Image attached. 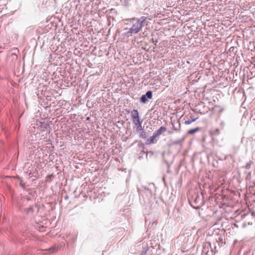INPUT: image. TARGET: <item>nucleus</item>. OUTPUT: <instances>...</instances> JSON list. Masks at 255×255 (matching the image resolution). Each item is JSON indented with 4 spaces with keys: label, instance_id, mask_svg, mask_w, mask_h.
<instances>
[{
    "label": "nucleus",
    "instance_id": "obj_1",
    "mask_svg": "<svg viewBox=\"0 0 255 255\" xmlns=\"http://www.w3.org/2000/svg\"><path fill=\"white\" fill-rule=\"evenodd\" d=\"M148 23L147 17L144 16L138 18H133L131 19L128 24L129 27L126 28L128 30L126 35L129 37L137 34L142 30V28L147 26Z\"/></svg>",
    "mask_w": 255,
    "mask_h": 255
},
{
    "label": "nucleus",
    "instance_id": "obj_2",
    "mask_svg": "<svg viewBox=\"0 0 255 255\" xmlns=\"http://www.w3.org/2000/svg\"><path fill=\"white\" fill-rule=\"evenodd\" d=\"M200 198L198 194H195V195L192 196L191 199L189 200L191 206L195 209L199 208V206H195L193 203H195V205H198V204H200Z\"/></svg>",
    "mask_w": 255,
    "mask_h": 255
},
{
    "label": "nucleus",
    "instance_id": "obj_3",
    "mask_svg": "<svg viewBox=\"0 0 255 255\" xmlns=\"http://www.w3.org/2000/svg\"><path fill=\"white\" fill-rule=\"evenodd\" d=\"M162 157L164 161L166 163L167 167L169 168L170 165L172 164L173 162V158L172 157V155L169 152H163L162 153Z\"/></svg>",
    "mask_w": 255,
    "mask_h": 255
},
{
    "label": "nucleus",
    "instance_id": "obj_4",
    "mask_svg": "<svg viewBox=\"0 0 255 255\" xmlns=\"http://www.w3.org/2000/svg\"><path fill=\"white\" fill-rule=\"evenodd\" d=\"M152 97V92L151 91H148L145 95L141 96L140 98V102L143 104H145L148 101V99H151Z\"/></svg>",
    "mask_w": 255,
    "mask_h": 255
},
{
    "label": "nucleus",
    "instance_id": "obj_5",
    "mask_svg": "<svg viewBox=\"0 0 255 255\" xmlns=\"http://www.w3.org/2000/svg\"><path fill=\"white\" fill-rule=\"evenodd\" d=\"M132 122L135 126L137 131L140 132L142 130V128L141 126L142 120H140V119H135V120L133 121Z\"/></svg>",
    "mask_w": 255,
    "mask_h": 255
},
{
    "label": "nucleus",
    "instance_id": "obj_6",
    "mask_svg": "<svg viewBox=\"0 0 255 255\" xmlns=\"http://www.w3.org/2000/svg\"><path fill=\"white\" fill-rule=\"evenodd\" d=\"M131 117L132 121L135 120V119H139V113L138 112V111L135 109L133 110L131 112Z\"/></svg>",
    "mask_w": 255,
    "mask_h": 255
},
{
    "label": "nucleus",
    "instance_id": "obj_7",
    "mask_svg": "<svg viewBox=\"0 0 255 255\" xmlns=\"http://www.w3.org/2000/svg\"><path fill=\"white\" fill-rule=\"evenodd\" d=\"M166 130V128L165 127H161L158 130H156L153 134L157 137Z\"/></svg>",
    "mask_w": 255,
    "mask_h": 255
},
{
    "label": "nucleus",
    "instance_id": "obj_8",
    "mask_svg": "<svg viewBox=\"0 0 255 255\" xmlns=\"http://www.w3.org/2000/svg\"><path fill=\"white\" fill-rule=\"evenodd\" d=\"M210 135L213 137L220 134V130L219 128L213 129L210 131Z\"/></svg>",
    "mask_w": 255,
    "mask_h": 255
},
{
    "label": "nucleus",
    "instance_id": "obj_9",
    "mask_svg": "<svg viewBox=\"0 0 255 255\" xmlns=\"http://www.w3.org/2000/svg\"><path fill=\"white\" fill-rule=\"evenodd\" d=\"M201 128L200 127H197L194 129H190L188 131L187 133L188 134H193L195 132L199 131L201 130Z\"/></svg>",
    "mask_w": 255,
    "mask_h": 255
},
{
    "label": "nucleus",
    "instance_id": "obj_10",
    "mask_svg": "<svg viewBox=\"0 0 255 255\" xmlns=\"http://www.w3.org/2000/svg\"><path fill=\"white\" fill-rule=\"evenodd\" d=\"M156 137H157L153 134V135L147 140L148 143L150 144L155 143L156 142Z\"/></svg>",
    "mask_w": 255,
    "mask_h": 255
},
{
    "label": "nucleus",
    "instance_id": "obj_11",
    "mask_svg": "<svg viewBox=\"0 0 255 255\" xmlns=\"http://www.w3.org/2000/svg\"><path fill=\"white\" fill-rule=\"evenodd\" d=\"M18 180H19V185H20V186H21V187H22L24 190H26V186H25V183H23V180H22V179L20 177H18Z\"/></svg>",
    "mask_w": 255,
    "mask_h": 255
},
{
    "label": "nucleus",
    "instance_id": "obj_12",
    "mask_svg": "<svg viewBox=\"0 0 255 255\" xmlns=\"http://www.w3.org/2000/svg\"><path fill=\"white\" fill-rule=\"evenodd\" d=\"M253 164V162L252 161H250L247 162L245 166L246 169H249L251 168L252 165Z\"/></svg>",
    "mask_w": 255,
    "mask_h": 255
},
{
    "label": "nucleus",
    "instance_id": "obj_13",
    "mask_svg": "<svg viewBox=\"0 0 255 255\" xmlns=\"http://www.w3.org/2000/svg\"><path fill=\"white\" fill-rule=\"evenodd\" d=\"M26 212L27 214L33 213L34 212L33 207L32 206H30L29 208H27L26 209Z\"/></svg>",
    "mask_w": 255,
    "mask_h": 255
},
{
    "label": "nucleus",
    "instance_id": "obj_14",
    "mask_svg": "<svg viewBox=\"0 0 255 255\" xmlns=\"http://www.w3.org/2000/svg\"><path fill=\"white\" fill-rule=\"evenodd\" d=\"M57 251H58V248L56 247H53L51 248H50L49 250H48V251L51 253H53V252H56Z\"/></svg>",
    "mask_w": 255,
    "mask_h": 255
},
{
    "label": "nucleus",
    "instance_id": "obj_15",
    "mask_svg": "<svg viewBox=\"0 0 255 255\" xmlns=\"http://www.w3.org/2000/svg\"><path fill=\"white\" fill-rule=\"evenodd\" d=\"M141 133L140 134V137L142 138H146L147 137V134H146V132H145V131H141Z\"/></svg>",
    "mask_w": 255,
    "mask_h": 255
},
{
    "label": "nucleus",
    "instance_id": "obj_16",
    "mask_svg": "<svg viewBox=\"0 0 255 255\" xmlns=\"http://www.w3.org/2000/svg\"><path fill=\"white\" fill-rule=\"evenodd\" d=\"M30 195H33V190L31 188H29V189H28V188H26V190H25Z\"/></svg>",
    "mask_w": 255,
    "mask_h": 255
},
{
    "label": "nucleus",
    "instance_id": "obj_17",
    "mask_svg": "<svg viewBox=\"0 0 255 255\" xmlns=\"http://www.w3.org/2000/svg\"><path fill=\"white\" fill-rule=\"evenodd\" d=\"M181 142V140H176L172 142V144H179Z\"/></svg>",
    "mask_w": 255,
    "mask_h": 255
},
{
    "label": "nucleus",
    "instance_id": "obj_18",
    "mask_svg": "<svg viewBox=\"0 0 255 255\" xmlns=\"http://www.w3.org/2000/svg\"><path fill=\"white\" fill-rule=\"evenodd\" d=\"M23 198L24 199H26V200H28V201H30V200H31V198L30 197H28V196H23Z\"/></svg>",
    "mask_w": 255,
    "mask_h": 255
},
{
    "label": "nucleus",
    "instance_id": "obj_19",
    "mask_svg": "<svg viewBox=\"0 0 255 255\" xmlns=\"http://www.w3.org/2000/svg\"><path fill=\"white\" fill-rule=\"evenodd\" d=\"M185 125H189L190 124H191V121L190 120H187L186 121H185Z\"/></svg>",
    "mask_w": 255,
    "mask_h": 255
},
{
    "label": "nucleus",
    "instance_id": "obj_20",
    "mask_svg": "<svg viewBox=\"0 0 255 255\" xmlns=\"http://www.w3.org/2000/svg\"><path fill=\"white\" fill-rule=\"evenodd\" d=\"M152 42L155 44V45H156L157 43L158 42V41L157 40H154L153 38H152Z\"/></svg>",
    "mask_w": 255,
    "mask_h": 255
},
{
    "label": "nucleus",
    "instance_id": "obj_21",
    "mask_svg": "<svg viewBox=\"0 0 255 255\" xmlns=\"http://www.w3.org/2000/svg\"><path fill=\"white\" fill-rule=\"evenodd\" d=\"M28 176L29 177V178H31L32 177V176H33V174L31 172H30L29 173H28Z\"/></svg>",
    "mask_w": 255,
    "mask_h": 255
},
{
    "label": "nucleus",
    "instance_id": "obj_22",
    "mask_svg": "<svg viewBox=\"0 0 255 255\" xmlns=\"http://www.w3.org/2000/svg\"><path fill=\"white\" fill-rule=\"evenodd\" d=\"M197 119H198V118H197L192 119V120H191L190 121H191V123H193V122H195Z\"/></svg>",
    "mask_w": 255,
    "mask_h": 255
},
{
    "label": "nucleus",
    "instance_id": "obj_23",
    "mask_svg": "<svg viewBox=\"0 0 255 255\" xmlns=\"http://www.w3.org/2000/svg\"><path fill=\"white\" fill-rule=\"evenodd\" d=\"M146 252H143L140 255H146Z\"/></svg>",
    "mask_w": 255,
    "mask_h": 255
},
{
    "label": "nucleus",
    "instance_id": "obj_24",
    "mask_svg": "<svg viewBox=\"0 0 255 255\" xmlns=\"http://www.w3.org/2000/svg\"><path fill=\"white\" fill-rule=\"evenodd\" d=\"M207 245H208V246H210L211 247V244L210 243H207L205 246Z\"/></svg>",
    "mask_w": 255,
    "mask_h": 255
},
{
    "label": "nucleus",
    "instance_id": "obj_25",
    "mask_svg": "<svg viewBox=\"0 0 255 255\" xmlns=\"http://www.w3.org/2000/svg\"><path fill=\"white\" fill-rule=\"evenodd\" d=\"M234 47H232L230 48V51H233Z\"/></svg>",
    "mask_w": 255,
    "mask_h": 255
},
{
    "label": "nucleus",
    "instance_id": "obj_26",
    "mask_svg": "<svg viewBox=\"0 0 255 255\" xmlns=\"http://www.w3.org/2000/svg\"><path fill=\"white\" fill-rule=\"evenodd\" d=\"M193 204L195 206H198L199 205V207H200V205H201V204H198V205H195V203H193Z\"/></svg>",
    "mask_w": 255,
    "mask_h": 255
},
{
    "label": "nucleus",
    "instance_id": "obj_27",
    "mask_svg": "<svg viewBox=\"0 0 255 255\" xmlns=\"http://www.w3.org/2000/svg\"><path fill=\"white\" fill-rule=\"evenodd\" d=\"M148 153H150V154H153V152L152 151H149V152H148Z\"/></svg>",
    "mask_w": 255,
    "mask_h": 255
},
{
    "label": "nucleus",
    "instance_id": "obj_28",
    "mask_svg": "<svg viewBox=\"0 0 255 255\" xmlns=\"http://www.w3.org/2000/svg\"><path fill=\"white\" fill-rule=\"evenodd\" d=\"M253 255H255V254H253Z\"/></svg>",
    "mask_w": 255,
    "mask_h": 255
}]
</instances>
